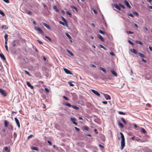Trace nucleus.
<instances>
[{
    "label": "nucleus",
    "mask_w": 152,
    "mask_h": 152,
    "mask_svg": "<svg viewBox=\"0 0 152 152\" xmlns=\"http://www.w3.org/2000/svg\"><path fill=\"white\" fill-rule=\"evenodd\" d=\"M120 134L121 135V150H122L125 145V138L124 135L122 132H120Z\"/></svg>",
    "instance_id": "1"
},
{
    "label": "nucleus",
    "mask_w": 152,
    "mask_h": 152,
    "mask_svg": "<svg viewBox=\"0 0 152 152\" xmlns=\"http://www.w3.org/2000/svg\"><path fill=\"white\" fill-rule=\"evenodd\" d=\"M91 91L96 95L98 97H100V94L97 91L93 89L91 90Z\"/></svg>",
    "instance_id": "2"
},
{
    "label": "nucleus",
    "mask_w": 152,
    "mask_h": 152,
    "mask_svg": "<svg viewBox=\"0 0 152 152\" xmlns=\"http://www.w3.org/2000/svg\"><path fill=\"white\" fill-rule=\"evenodd\" d=\"M70 120L73 123L76 125H77V123L75 121H76V119L74 118H71Z\"/></svg>",
    "instance_id": "3"
},
{
    "label": "nucleus",
    "mask_w": 152,
    "mask_h": 152,
    "mask_svg": "<svg viewBox=\"0 0 152 152\" xmlns=\"http://www.w3.org/2000/svg\"><path fill=\"white\" fill-rule=\"evenodd\" d=\"M0 93L4 96H7L6 92L4 90L0 88Z\"/></svg>",
    "instance_id": "4"
},
{
    "label": "nucleus",
    "mask_w": 152,
    "mask_h": 152,
    "mask_svg": "<svg viewBox=\"0 0 152 152\" xmlns=\"http://www.w3.org/2000/svg\"><path fill=\"white\" fill-rule=\"evenodd\" d=\"M102 94H104V96L106 100H108L111 99V98L110 96L108 95L107 94H105L103 93Z\"/></svg>",
    "instance_id": "5"
},
{
    "label": "nucleus",
    "mask_w": 152,
    "mask_h": 152,
    "mask_svg": "<svg viewBox=\"0 0 152 152\" xmlns=\"http://www.w3.org/2000/svg\"><path fill=\"white\" fill-rule=\"evenodd\" d=\"M64 70L65 72L67 74L72 75V73L71 72L68 70V69L64 68Z\"/></svg>",
    "instance_id": "6"
},
{
    "label": "nucleus",
    "mask_w": 152,
    "mask_h": 152,
    "mask_svg": "<svg viewBox=\"0 0 152 152\" xmlns=\"http://www.w3.org/2000/svg\"><path fill=\"white\" fill-rule=\"evenodd\" d=\"M35 29L36 30L38 31H39L42 34H43V32L42 30L38 27H35Z\"/></svg>",
    "instance_id": "7"
},
{
    "label": "nucleus",
    "mask_w": 152,
    "mask_h": 152,
    "mask_svg": "<svg viewBox=\"0 0 152 152\" xmlns=\"http://www.w3.org/2000/svg\"><path fill=\"white\" fill-rule=\"evenodd\" d=\"M15 120L17 126L19 128L20 127V124L19 120L17 119V118L16 117L15 118Z\"/></svg>",
    "instance_id": "8"
},
{
    "label": "nucleus",
    "mask_w": 152,
    "mask_h": 152,
    "mask_svg": "<svg viewBox=\"0 0 152 152\" xmlns=\"http://www.w3.org/2000/svg\"><path fill=\"white\" fill-rule=\"evenodd\" d=\"M124 3L128 8L129 9L131 8V7L130 5L129 2L125 0L124 1Z\"/></svg>",
    "instance_id": "9"
},
{
    "label": "nucleus",
    "mask_w": 152,
    "mask_h": 152,
    "mask_svg": "<svg viewBox=\"0 0 152 152\" xmlns=\"http://www.w3.org/2000/svg\"><path fill=\"white\" fill-rule=\"evenodd\" d=\"M26 83L28 86L30 87L31 89H33L34 88V86L31 84L29 82L27 81Z\"/></svg>",
    "instance_id": "10"
},
{
    "label": "nucleus",
    "mask_w": 152,
    "mask_h": 152,
    "mask_svg": "<svg viewBox=\"0 0 152 152\" xmlns=\"http://www.w3.org/2000/svg\"><path fill=\"white\" fill-rule=\"evenodd\" d=\"M43 25L47 28L48 29L50 30L51 29L49 26L45 23H42Z\"/></svg>",
    "instance_id": "11"
},
{
    "label": "nucleus",
    "mask_w": 152,
    "mask_h": 152,
    "mask_svg": "<svg viewBox=\"0 0 152 152\" xmlns=\"http://www.w3.org/2000/svg\"><path fill=\"white\" fill-rule=\"evenodd\" d=\"M114 6L115 8L118 10H119L121 11V9L120 7L117 4H115Z\"/></svg>",
    "instance_id": "12"
},
{
    "label": "nucleus",
    "mask_w": 152,
    "mask_h": 152,
    "mask_svg": "<svg viewBox=\"0 0 152 152\" xmlns=\"http://www.w3.org/2000/svg\"><path fill=\"white\" fill-rule=\"evenodd\" d=\"M97 37L99 38L102 41H104V39L99 34L97 35Z\"/></svg>",
    "instance_id": "13"
},
{
    "label": "nucleus",
    "mask_w": 152,
    "mask_h": 152,
    "mask_svg": "<svg viewBox=\"0 0 152 152\" xmlns=\"http://www.w3.org/2000/svg\"><path fill=\"white\" fill-rule=\"evenodd\" d=\"M31 148L32 150H35L36 151H38V149L37 147L32 146L31 147Z\"/></svg>",
    "instance_id": "14"
},
{
    "label": "nucleus",
    "mask_w": 152,
    "mask_h": 152,
    "mask_svg": "<svg viewBox=\"0 0 152 152\" xmlns=\"http://www.w3.org/2000/svg\"><path fill=\"white\" fill-rule=\"evenodd\" d=\"M110 72H111V73L115 76L117 77V75L116 73L114 70H111Z\"/></svg>",
    "instance_id": "15"
},
{
    "label": "nucleus",
    "mask_w": 152,
    "mask_h": 152,
    "mask_svg": "<svg viewBox=\"0 0 152 152\" xmlns=\"http://www.w3.org/2000/svg\"><path fill=\"white\" fill-rule=\"evenodd\" d=\"M131 51L134 53L135 54H137V52L136 50H135L134 49H131L130 50Z\"/></svg>",
    "instance_id": "16"
},
{
    "label": "nucleus",
    "mask_w": 152,
    "mask_h": 152,
    "mask_svg": "<svg viewBox=\"0 0 152 152\" xmlns=\"http://www.w3.org/2000/svg\"><path fill=\"white\" fill-rule=\"evenodd\" d=\"M0 57L3 60H6V58L4 56L2 53H0Z\"/></svg>",
    "instance_id": "17"
},
{
    "label": "nucleus",
    "mask_w": 152,
    "mask_h": 152,
    "mask_svg": "<svg viewBox=\"0 0 152 152\" xmlns=\"http://www.w3.org/2000/svg\"><path fill=\"white\" fill-rule=\"evenodd\" d=\"M99 69L100 70L104 72L105 73H106V70L103 68L102 67H99Z\"/></svg>",
    "instance_id": "18"
},
{
    "label": "nucleus",
    "mask_w": 152,
    "mask_h": 152,
    "mask_svg": "<svg viewBox=\"0 0 152 152\" xmlns=\"http://www.w3.org/2000/svg\"><path fill=\"white\" fill-rule=\"evenodd\" d=\"M83 130H86L88 131L89 129V128L86 126H83L82 128Z\"/></svg>",
    "instance_id": "19"
},
{
    "label": "nucleus",
    "mask_w": 152,
    "mask_h": 152,
    "mask_svg": "<svg viewBox=\"0 0 152 152\" xmlns=\"http://www.w3.org/2000/svg\"><path fill=\"white\" fill-rule=\"evenodd\" d=\"M139 55L142 58H145V56L142 53H138Z\"/></svg>",
    "instance_id": "20"
},
{
    "label": "nucleus",
    "mask_w": 152,
    "mask_h": 152,
    "mask_svg": "<svg viewBox=\"0 0 152 152\" xmlns=\"http://www.w3.org/2000/svg\"><path fill=\"white\" fill-rule=\"evenodd\" d=\"M67 52L69 53L71 56H74V54H73L68 49H67Z\"/></svg>",
    "instance_id": "21"
},
{
    "label": "nucleus",
    "mask_w": 152,
    "mask_h": 152,
    "mask_svg": "<svg viewBox=\"0 0 152 152\" xmlns=\"http://www.w3.org/2000/svg\"><path fill=\"white\" fill-rule=\"evenodd\" d=\"M118 125H119L122 128H123L124 127V126L123 125V124L121 123L120 122H119L118 123Z\"/></svg>",
    "instance_id": "22"
},
{
    "label": "nucleus",
    "mask_w": 152,
    "mask_h": 152,
    "mask_svg": "<svg viewBox=\"0 0 152 152\" xmlns=\"http://www.w3.org/2000/svg\"><path fill=\"white\" fill-rule=\"evenodd\" d=\"M8 122L6 120L4 121V125L6 127H7L8 126Z\"/></svg>",
    "instance_id": "23"
},
{
    "label": "nucleus",
    "mask_w": 152,
    "mask_h": 152,
    "mask_svg": "<svg viewBox=\"0 0 152 152\" xmlns=\"http://www.w3.org/2000/svg\"><path fill=\"white\" fill-rule=\"evenodd\" d=\"M72 107L76 110H78L79 109V108L75 105L72 106Z\"/></svg>",
    "instance_id": "24"
},
{
    "label": "nucleus",
    "mask_w": 152,
    "mask_h": 152,
    "mask_svg": "<svg viewBox=\"0 0 152 152\" xmlns=\"http://www.w3.org/2000/svg\"><path fill=\"white\" fill-rule=\"evenodd\" d=\"M121 121L123 122V123L124 124H126V121L123 118V117L121 118Z\"/></svg>",
    "instance_id": "25"
},
{
    "label": "nucleus",
    "mask_w": 152,
    "mask_h": 152,
    "mask_svg": "<svg viewBox=\"0 0 152 152\" xmlns=\"http://www.w3.org/2000/svg\"><path fill=\"white\" fill-rule=\"evenodd\" d=\"M99 47L100 48H103L104 50H107V49L106 48H105L103 45L101 44H100L99 45Z\"/></svg>",
    "instance_id": "26"
},
{
    "label": "nucleus",
    "mask_w": 152,
    "mask_h": 152,
    "mask_svg": "<svg viewBox=\"0 0 152 152\" xmlns=\"http://www.w3.org/2000/svg\"><path fill=\"white\" fill-rule=\"evenodd\" d=\"M62 20L65 23H66V25L67 26V20H66V19L63 17H62Z\"/></svg>",
    "instance_id": "27"
},
{
    "label": "nucleus",
    "mask_w": 152,
    "mask_h": 152,
    "mask_svg": "<svg viewBox=\"0 0 152 152\" xmlns=\"http://www.w3.org/2000/svg\"><path fill=\"white\" fill-rule=\"evenodd\" d=\"M65 104L66 106H68L69 107H72V106L70 103H65Z\"/></svg>",
    "instance_id": "28"
},
{
    "label": "nucleus",
    "mask_w": 152,
    "mask_h": 152,
    "mask_svg": "<svg viewBox=\"0 0 152 152\" xmlns=\"http://www.w3.org/2000/svg\"><path fill=\"white\" fill-rule=\"evenodd\" d=\"M136 42L137 44H140V45H142V44H143L140 41H138V40L137 41H136Z\"/></svg>",
    "instance_id": "29"
},
{
    "label": "nucleus",
    "mask_w": 152,
    "mask_h": 152,
    "mask_svg": "<svg viewBox=\"0 0 152 152\" xmlns=\"http://www.w3.org/2000/svg\"><path fill=\"white\" fill-rule=\"evenodd\" d=\"M26 12L27 14H28L29 15H31L32 14V12L31 11H26Z\"/></svg>",
    "instance_id": "30"
},
{
    "label": "nucleus",
    "mask_w": 152,
    "mask_h": 152,
    "mask_svg": "<svg viewBox=\"0 0 152 152\" xmlns=\"http://www.w3.org/2000/svg\"><path fill=\"white\" fill-rule=\"evenodd\" d=\"M1 28L3 29L4 28L6 30L7 29V28L6 26L5 25L2 26H1Z\"/></svg>",
    "instance_id": "31"
},
{
    "label": "nucleus",
    "mask_w": 152,
    "mask_h": 152,
    "mask_svg": "<svg viewBox=\"0 0 152 152\" xmlns=\"http://www.w3.org/2000/svg\"><path fill=\"white\" fill-rule=\"evenodd\" d=\"M99 31L101 34H103L104 35L105 34V33L101 30H99Z\"/></svg>",
    "instance_id": "32"
},
{
    "label": "nucleus",
    "mask_w": 152,
    "mask_h": 152,
    "mask_svg": "<svg viewBox=\"0 0 152 152\" xmlns=\"http://www.w3.org/2000/svg\"><path fill=\"white\" fill-rule=\"evenodd\" d=\"M141 132H142L143 133H146V130L143 128H141Z\"/></svg>",
    "instance_id": "33"
},
{
    "label": "nucleus",
    "mask_w": 152,
    "mask_h": 152,
    "mask_svg": "<svg viewBox=\"0 0 152 152\" xmlns=\"http://www.w3.org/2000/svg\"><path fill=\"white\" fill-rule=\"evenodd\" d=\"M66 14L67 15H69L70 17H71L72 16V14L71 13H70L69 12L67 11L66 12Z\"/></svg>",
    "instance_id": "34"
},
{
    "label": "nucleus",
    "mask_w": 152,
    "mask_h": 152,
    "mask_svg": "<svg viewBox=\"0 0 152 152\" xmlns=\"http://www.w3.org/2000/svg\"><path fill=\"white\" fill-rule=\"evenodd\" d=\"M118 113L119 114H121V115H125V113H124L123 112H122V111H118Z\"/></svg>",
    "instance_id": "35"
},
{
    "label": "nucleus",
    "mask_w": 152,
    "mask_h": 152,
    "mask_svg": "<svg viewBox=\"0 0 152 152\" xmlns=\"http://www.w3.org/2000/svg\"><path fill=\"white\" fill-rule=\"evenodd\" d=\"M0 14L3 16H4L5 15L4 13L1 10H0Z\"/></svg>",
    "instance_id": "36"
},
{
    "label": "nucleus",
    "mask_w": 152,
    "mask_h": 152,
    "mask_svg": "<svg viewBox=\"0 0 152 152\" xmlns=\"http://www.w3.org/2000/svg\"><path fill=\"white\" fill-rule=\"evenodd\" d=\"M66 36L69 39H71V37L70 36V35L67 33H66Z\"/></svg>",
    "instance_id": "37"
},
{
    "label": "nucleus",
    "mask_w": 152,
    "mask_h": 152,
    "mask_svg": "<svg viewBox=\"0 0 152 152\" xmlns=\"http://www.w3.org/2000/svg\"><path fill=\"white\" fill-rule=\"evenodd\" d=\"M128 42L129 43L131 44L132 45H134V43L130 40H128Z\"/></svg>",
    "instance_id": "38"
},
{
    "label": "nucleus",
    "mask_w": 152,
    "mask_h": 152,
    "mask_svg": "<svg viewBox=\"0 0 152 152\" xmlns=\"http://www.w3.org/2000/svg\"><path fill=\"white\" fill-rule=\"evenodd\" d=\"M59 23L60 24L63 25L64 26L65 25L64 23L61 21H59Z\"/></svg>",
    "instance_id": "39"
},
{
    "label": "nucleus",
    "mask_w": 152,
    "mask_h": 152,
    "mask_svg": "<svg viewBox=\"0 0 152 152\" xmlns=\"http://www.w3.org/2000/svg\"><path fill=\"white\" fill-rule=\"evenodd\" d=\"M8 37V35L7 34H6L4 36V39H5V40H8L7 38Z\"/></svg>",
    "instance_id": "40"
},
{
    "label": "nucleus",
    "mask_w": 152,
    "mask_h": 152,
    "mask_svg": "<svg viewBox=\"0 0 152 152\" xmlns=\"http://www.w3.org/2000/svg\"><path fill=\"white\" fill-rule=\"evenodd\" d=\"M33 134H30V135L28 136V139H29L31 138H32L33 137Z\"/></svg>",
    "instance_id": "41"
},
{
    "label": "nucleus",
    "mask_w": 152,
    "mask_h": 152,
    "mask_svg": "<svg viewBox=\"0 0 152 152\" xmlns=\"http://www.w3.org/2000/svg\"><path fill=\"white\" fill-rule=\"evenodd\" d=\"M133 13L134 14L136 15L137 16H138V14L137 12H136L135 11H134V12H133Z\"/></svg>",
    "instance_id": "42"
},
{
    "label": "nucleus",
    "mask_w": 152,
    "mask_h": 152,
    "mask_svg": "<svg viewBox=\"0 0 152 152\" xmlns=\"http://www.w3.org/2000/svg\"><path fill=\"white\" fill-rule=\"evenodd\" d=\"M119 5L121 7H122V8H123L124 9L125 8V6H124V5H122L121 4H120Z\"/></svg>",
    "instance_id": "43"
},
{
    "label": "nucleus",
    "mask_w": 152,
    "mask_h": 152,
    "mask_svg": "<svg viewBox=\"0 0 152 152\" xmlns=\"http://www.w3.org/2000/svg\"><path fill=\"white\" fill-rule=\"evenodd\" d=\"M63 98L64 99H65V100H67V101L69 100V99L68 98H67V97H66V96H63Z\"/></svg>",
    "instance_id": "44"
},
{
    "label": "nucleus",
    "mask_w": 152,
    "mask_h": 152,
    "mask_svg": "<svg viewBox=\"0 0 152 152\" xmlns=\"http://www.w3.org/2000/svg\"><path fill=\"white\" fill-rule=\"evenodd\" d=\"M25 73L26 74H27V75H29V76L30 75V73L28 72L26 70H25Z\"/></svg>",
    "instance_id": "45"
},
{
    "label": "nucleus",
    "mask_w": 152,
    "mask_h": 152,
    "mask_svg": "<svg viewBox=\"0 0 152 152\" xmlns=\"http://www.w3.org/2000/svg\"><path fill=\"white\" fill-rule=\"evenodd\" d=\"M45 37L46 38L48 39L50 41H51V39L49 37L47 36H45Z\"/></svg>",
    "instance_id": "46"
},
{
    "label": "nucleus",
    "mask_w": 152,
    "mask_h": 152,
    "mask_svg": "<svg viewBox=\"0 0 152 152\" xmlns=\"http://www.w3.org/2000/svg\"><path fill=\"white\" fill-rule=\"evenodd\" d=\"M72 8H73V9L77 11V8L75 7V6H72Z\"/></svg>",
    "instance_id": "47"
},
{
    "label": "nucleus",
    "mask_w": 152,
    "mask_h": 152,
    "mask_svg": "<svg viewBox=\"0 0 152 152\" xmlns=\"http://www.w3.org/2000/svg\"><path fill=\"white\" fill-rule=\"evenodd\" d=\"M128 16H131V17H134V16L132 14L129 13V14H128Z\"/></svg>",
    "instance_id": "48"
},
{
    "label": "nucleus",
    "mask_w": 152,
    "mask_h": 152,
    "mask_svg": "<svg viewBox=\"0 0 152 152\" xmlns=\"http://www.w3.org/2000/svg\"><path fill=\"white\" fill-rule=\"evenodd\" d=\"M74 128L78 132H79L80 131V129L77 127H75Z\"/></svg>",
    "instance_id": "49"
},
{
    "label": "nucleus",
    "mask_w": 152,
    "mask_h": 152,
    "mask_svg": "<svg viewBox=\"0 0 152 152\" xmlns=\"http://www.w3.org/2000/svg\"><path fill=\"white\" fill-rule=\"evenodd\" d=\"M47 142H48V143L49 145H52V142L48 140L47 141Z\"/></svg>",
    "instance_id": "50"
},
{
    "label": "nucleus",
    "mask_w": 152,
    "mask_h": 152,
    "mask_svg": "<svg viewBox=\"0 0 152 152\" xmlns=\"http://www.w3.org/2000/svg\"><path fill=\"white\" fill-rule=\"evenodd\" d=\"M17 134L16 133L14 132V133L13 136H14V139H15L16 137L17 136Z\"/></svg>",
    "instance_id": "51"
},
{
    "label": "nucleus",
    "mask_w": 152,
    "mask_h": 152,
    "mask_svg": "<svg viewBox=\"0 0 152 152\" xmlns=\"http://www.w3.org/2000/svg\"><path fill=\"white\" fill-rule=\"evenodd\" d=\"M3 1L7 3H9V0H3Z\"/></svg>",
    "instance_id": "52"
},
{
    "label": "nucleus",
    "mask_w": 152,
    "mask_h": 152,
    "mask_svg": "<svg viewBox=\"0 0 152 152\" xmlns=\"http://www.w3.org/2000/svg\"><path fill=\"white\" fill-rule=\"evenodd\" d=\"M127 33L129 34H133V32L131 31H129L127 32Z\"/></svg>",
    "instance_id": "53"
},
{
    "label": "nucleus",
    "mask_w": 152,
    "mask_h": 152,
    "mask_svg": "<svg viewBox=\"0 0 152 152\" xmlns=\"http://www.w3.org/2000/svg\"><path fill=\"white\" fill-rule=\"evenodd\" d=\"M45 91L47 92H49V90H48V89L47 88H45Z\"/></svg>",
    "instance_id": "54"
},
{
    "label": "nucleus",
    "mask_w": 152,
    "mask_h": 152,
    "mask_svg": "<svg viewBox=\"0 0 152 152\" xmlns=\"http://www.w3.org/2000/svg\"><path fill=\"white\" fill-rule=\"evenodd\" d=\"M110 55H112V56H115V54H114V53H113L112 52H110Z\"/></svg>",
    "instance_id": "55"
},
{
    "label": "nucleus",
    "mask_w": 152,
    "mask_h": 152,
    "mask_svg": "<svg viewBox=\"0 0 152 152\" xmlns=\"http://www.w3.org/2000/svg\"><path fill=\"white\" fill-rule=\"evenodd\" d=\"M99 147L101 148H104L103 146L101 144H99Z\"/></svg>",
    "instance_id": "56"
},
{
    "label": "nucleus",
    "mask_w": 152,
    "mask_h": 152,
    "mask_svg": "<svg viewBox=\"0 0 152 152\" xmlns=\"http://www.w3.org/2000/svg\"><path fill=\"white\" fill-rule=\"evenodd\" d=\"M5 48H6V50L7 51H8V47H7V45H5Z\"/></svg>",
    "instance_id": "57"
},
{
    "label": "nucleus",
    "mask_w": 152,
    "mask_h": 152,
    "mask_svg": "<svg viewBox=\"0 0 152 152\" xmlns=\"http://www.w3.org/2000/svg\"><path fill=\"white\" fill-rule=\"evenodd\" d=\"M102 103L104 104H107V101H102Z\"/></svg>",
    "instance_id": "58"
},
{
    "label": "nucleus",
    "mask_w": 152,
    "mask_h": 152,
    "mask_svg": "<svg viewBox=\"0 0 152 152\" xmlns=\"http://www.w3.org/2000/svg\"><path fill=\"white\" fill-rule=\"evenodd\" d=\"M94 131L96 133H98V131H97V130L96 129H95L94 130Z\"/></svg>",
    "instance_id": "59"
},
{
    "label": "nucleus",
    "mask_w": 152,
    "mask_h": 152,
    "mask_svg": "<svg viewBox=\"0 0 152 152\" xmlns=\"http://www.w3.org/2000/svg\"><path fill=\"white\" fill-rule=\"evenodd\" d=\"M142 61H143L145 63L146 62V61L145 60L144 58H142Z\"/></svg>",
    "instance_id": "60"
},
{
    "label": "nucleus",
    "mask_w": 152,
    "mask_h": 152,
    "mask_svg": "<svg viewBox=\"0 0 152 152\" xmlns=\"http://www.w3.org/2000/svg\"><path fill=\"white\" fill-rule=\"evenodd\" d=\"M4 150L6 151H8V148L7 147H5L4 148Z\"/></svg>",
    "instance_id": "61"
},
{
    "label": "nucleus",
    "mask_w": 152,
    "mask_h": 152,
    "mask_svg": "<svg viewBox=\"0 0 152 152\" xmlns=\"http://www.w3.org/2000/svg\"><path fill=\"white\" fill-rule=\"evenodd\" d=\"M69 84L70 86H74V85L73 84H72L71 82H69Z\"/></svg>",
    "instance_id": "62"
},
{
    "label": "nucleus",
    "mask_w": 152,
    "mask_h": 152,
    "mask_svg": "<svg viewBox=\"0 0 152 152\" xmlns=\"http://www.w3.org/2000/svg\"><path fill=\"white\" fill-rule=\"evenodd\" d=\"M93 11L94 12V13L95 14H97V11L95 10L94 9L93 10Z\"/></svg>",
    "instance_id": "63"
},
{
    "label": "nucleus",
    "mask_w": 152,
    "mask_h": 152,
    "mask_svg": "<svg viewBox=\"0 0 152 152\" xmlns=\"http://www.w3.org/2000/svg\"><path fill=\"white\" fill-rule=\"evenodd\" d=\"M149 48L150 51H152V48L151 46H149Z\"/></svg>",
    "instance_id": "64"
}]
</instances>
